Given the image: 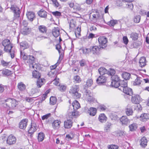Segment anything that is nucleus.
Segmentation results:
<instances>
[{"instance_id":"nucleus-20","label":"nucleus","mask_w":149,"mask_h":149,"mask_svg":"<svg viewBox=\"0 0 149 149\" xmlns=\"http://www.w3.org/2000/svg\"><path fill=\"white\" fill-rule=\"evenodd\" d=\"M61 122L58 120H55L52 123V126L54 129H57L60 127Z\"/></svg>"},{"instance_id":"nucleus-24","label":"nucleus","mask_w":149,"mask_h":149,"mask_svg":"<svg viewBox=\"0 0 149 149\" xmlns=\"http://www.w3.org/2000/svg\"><path fill=\"white\" fill-rule=\"evenodd\" d=\"M98 72L101 76H104L107 74V70L104 68H100L98 70Z\"/></svg>"},{"instance_id":"nucleus-63","label":"nucleus","mask_w":149,"mask_h":149,"mask_svg":"<svg viewBox=\"0 0 149 149\" xmlns=\"http://www.w3.org/2000/svg\"><path fill=\"white\" fill-rule=\"evenodd\" d=\"M74 80L77 83H79L81 81L80 77L78 75L75 76L74 77Z\"/></svg>"},{"instance_id":"nucleus-28","label":"nucleus","mask_w":149,"mask_h":149,"mask_svg":"<svg viewBox=\"0 0 149 149\" xmlns=\"http://www.w3.org/2000/svg\"><path fill=\"white\" fill-rule=\"evenodd\" d=\"M147 143V140L145 137L142 138L140 140V145L142 147H145L146 146Z\"/></svg>"},{"instance_id":"nucleus-37","label":"nucleus","mask_w":149,"mask_h":149,"mask_svg":"<svg viewBox=\"0 0 149 149\" xmlns=\"http://www.w3.org/2000/svg\"><path fill=\"white\" fill-rule=\"evenodd\" d=\"M0 71H1L2 74L5 76H9L11 74V71L7 69H5Z\"/></svg>"},{"instance_id":"nucleus-41","label":"nucleus","mask_w":149,"mask_h":149,"mask_svg":"<svg viewBox=\"0 0 149 149\" xmlns=\"http://www.w3.org/2000/svg\"><path fill=\"white\" fill-rule=\"evenodd\" d=\"M138 34L136 33H132L130 34V37L132 40H135L137 39L138 38Z\"/></svg>"},{"instance_id":"nucleus-47","label":"nucleus","mask_w":149,"mask_h":149,"mask_svg":"<svg viewBox=\"0 0 149 149\" xmlns=\"http://www.w3.org/2000/svg\"><path fill=\"white\" fill-rule=\"evenodd\" d=\"M115 73V71L113 69H110L108 70H107V75L111 76L114 75Z\"/></svg>"},{"instance_id":"nucleus-42","label":"nucleus","mask_w":149,"mask_h":149,"mask_svg":"<svg viewBox=\"0 0 149 149\" xmlns=\"http://www.w3.org/2000/svg\"><path fill=\"white\" fill-rule=\"evenodd\" d=\"M70 27L71 29L75 27L76 26V22L73 19H71L69 22Z\"/></svg>"},{"instance_id":"nucleus-44","label":"nucleus","mask_w":149,"mask_h":149,"mask_svg":"<svg viewBox=\"0 0 149 149\" xmlns=\"http://www.w3.org/2000/svg\"><path fill=\"white\" fill-rule=\"evenodd\" d=\"M48 75L51 78L56 77V71L55 70H51L49 72Z\"/></svg>"},{"instance_id":"nucleus-5","label":"nucleus","mask_w":149,"mask_h":149,"mask_svg":"<svg viewBox=\"0 0 149 149\" xmlns=\"http://www.w3.org/2000/svg\"><path fill=\"white\" fill-rule=\"evenodd\" d=\"M2 45L4 47V51L6 52H9L13 47L10 41L8 39H5L2 42Z\"/></svg>"},{"instance_id":"nucleus-19","label":"nucleus","mask_w":149,"mask_h":149,"mask_svg":"<svg viewBox=\"0 0 149 149\" xmlns=\"http://www.w3.org/2000/svg\"><path fill=\"white\" fill-rule=\"evenodd\" d=\"M87 113L91 116H94L96 113V109L94 108L91 107L88 109Z\"/></svg>"},{"instance_id":"nucleus-64","label":"nucleus","mask_w":149,"mask_h":149,"mask_svg":"<svg viewBox=\"0 0 149 149\" xmlns=\"http://www.w3.org/2000/svg\"><path fill=\"white\" fill-rule=\"evenodd\" d=\"M52 14L53 15L56 17H59L61 15V12L58 11L53 12H52Z\"/></svg>"},{"instance_id":"nucleus-32","label":"nucleus","mask_w":149,"mask_h":149,"mask_svg":"<svg viewBox=\"0 0 149 149\" xmlns=\"http://www.w3.org/2000/svg\"><path fill=\"white\" fill-rule=\"evenodd\" d=\"M17 87L21 91L24 90L26 88L25 85L22 82H20L18 84Z\"/></svg>"},{"instance_id":"nucleus-7","label":"nucleus","mask_w":149,"mask_h":149,"mask_svg":"<svg viewBox=\"0 0 149 149\" xmlns=\"http://www.w3.org/2000/svg\"><path fill=\"white\" fill-rule=\"evenodd\" d=\"M99 44V47L101 48H104L107 46V39L106 37L102 36L100 37L98 39Z\"/></svg>"},{"instance_id":"nucleus-30","label":"nucleus","mask_w":149,"mask_h":149,"mask_svg":"<svg viewBox=\"0 0 149 149\" xmlns=\"http://www.w3.org/2000/svg\"><path fill=\"white\" fill-rule=\"evenodd\" d=\"M38 15L41 17L46 18L47 16V13L44 10L41 9L38 13Z\"/></svg>"},{"instance_id":"nucleus-58","label":"nucleus","mask_w":149,"mask_h":149,"mask_svg":"<svg viewBox=\"0 0 149 149\" xmlns=\"http://www.w3.org/2000/svg\"><path fill=\"white\" fill-rule=\"evenodd\" d=\"M108 148L109 149H118V147L115 145H109L108 146Z\"/></svg>"},{"instance_id":"nucleus-10","label":"nucleus","mask_w":149,"mask_h":149,"mask_svg":"<svg viewBox=\"0 0 149 149\" xmlns=\"http://www.w3.org/2000/svg\"><path fill=\"white\" fill-rule=\"evenodd\" d=\"M86 100L90 102H93L95 100V98L94 97L90 91L86 90Z\"/></svg>"},{"instance_id":"nucleus-33","label":"nucleus","mask_w":149,"mask_h":149,"mask_svg":"<svg viewBox=\"0 0 149 149\" xmlns=\"http://www.w3.org/2000/svg\"><path fill=\"white\" fill-rule=\"evenodd\" d=\"M39 31L43 33H45L47 30V27L44 25H40L38 27Z\"/></svg>"},{"instance_id":"nucleus-2","label":"nucleus","mask_w":149,"mask_h":149,"mask_svg":"<svg viewBox=\"0 0 149 149\" xmlns=\"http://www.w3.org/2000/svg\"><path fill=\"white\" fill-rule=\"evenodd\" d=\"M20 56L29 65L30 67L31 66L33 69H34L37 68V65L34 62L35 59L34 56L31 55L27 56L25 53L22 51H21Z\"/></svg>"},{"instance_id":"nucleus-9","label":"nucleus","mask_w":149,"mask_h":149,"mask_svg":"<svg viewBox=\"0 0 149 149\" xmlns=\"http://www.w3.org/2000/svg\"><path fill=\"white\" fill-rule=\"evenodd\" d=\"M131 95H132L131 98L132 102L135 104H139L141 101L140 96L137 94H133Z\"/></svg>"},{"instance_id":"nucleus-57","label":"nucleus","mask_w":149,"mask_h":149,"mask_svg":"<svg viewBox=\"0 0 149 149\" xmlns=\"http://www.w3.org/2000/svg\"><path fill=\"white\" fill-rule=\"evenodd\" d=\"M59 79L57 78L56 77H55V78L52 81V82H53V84L55 85H58L59 84Z\"/></svg>"},{"instance_id":"nucleus-14","label":"nucleus","mask_w":149,"mask_h":149,"mask_svg":"<svg viewBox=\"0 0 149 149\" xmlns=\"http://www.w3.org/2000/svg\"><path fill=\"white\" fill-rule=\"evenodd\" d=\"M28 120L25 119L22 120L19 122V127L21 129H25L27 125Z\"/></svg>"},{"instance_id":"nucleus-4","label":"nucleus","mask_w":149,"mask_h":149,"mask_svg":"<svg viewBox=\"0 0 149 149\" xmlns=\"http://www.w3.org/2000/svg\"><path fill=\"white\" fill-rule=\"evenodd\" d=\"M118 89L127 95H131L132 94V89L128 87L127 82L124 81L120 82Z\"/></svg>"},{"instance_id":"nucleus-56","label":"nucleus","mask_w":149,"mask_h":149,"mask_svg":"<svg viewBox=\"0 0 149 149\" xmlns=\"http://www.w3.org/2000/svg\"><path fill=\"white\" fill-rule=\"evenodd\" d=\"M141 19V17L139 15L136 16L134 19V22L135 23H139V22Z\"/></svg>"},{"instance_id":"nucleus-27","label":"nucleus","mask_w":149,"mask_h":149,"mask_svg":"<svg viewBox=\"0 0 149 149\" xmlns=\"http://www.w3.org/2000/svg\"><path fill=\"white\" fill-rule=\"evenodd\" d=\"M120 120L122 124L125 125H127L129 121V120L127 116H124L120 118Z\"/></svg>"},{"instance_id":"nucleus-39","label":"nucleus","mask_w":149,"mask_h":149,"mask_svg":"<svg viewBox=\"0 0 149 149\" xmlns=\"http://www.w3.org/2000/svg\"><path fill=\"white\" fill-rule=\"evenodd\" d=\"M137 125L134 123L129 126L130 130L132 131L135 130L137 129Z\"/></svg>"},{"instance_id":"nucleus-40","label":"nucleus","mask_w":149,"mask_h":149,"mask_svg":"<svg viewBox=\"0 0 149 149\" xmlns=\"http://www.w3.org/2000/svg\"><path fill=\"white\" fill-rule=\"evenodd\" d=\"M120 81H111V85L112 87L115 88H119V85L120 84Z\"/></svg>"},{"instance_id":"nucleus-38","label":"nucleus","mask_w":149,"mask_h":149,"mask_svg":"<svg viewBox=\"0 0 149 149\" xmlns=\"http://www.w3.org/2000/svg\"><path fill=\"white\" fill-rule=\"evenodd\" d=\"M130 74L126 72H123L122 74V76L123 78L125 80V81L127 79H129L130 77Z\"/></svg>"},{"instance_id":"nucleus-59","label":"nucleus","mask_w":149,"mask_h":149,"mask_svg":"<svg viewBox=\"0 0 149 149\" xmlns=\"http://www.w3.org/2000/svg\"><path fill=\"white\" fill-rule=\"evenodd\" d=\"M111 124L110 123H107L105 125L104 128V130L107 132L109 130Z\"/></svg>"},{"instance_id":"nucleus-12","label":"nucleus","mask_w":149,"mask_h":149,"mask_svg":"<svg viewBox=\"0 0 149 149\" xmlns=\"http://www.w3.org/2000/svg\"><path fill=\"white\" fill-rule=\"evenodd\" d=\"M107 80L106 75L100 76L96 80L97 84L99 85L105 83Z\"/></svg>"},{"instance_id":"nucleus-25","label":"nucleus","mask_w":149,"mask_h":149,"mask_svg":"<svg viewBox=\"0 0 149 149\" xmlns=\"http://www.w3.org/2000/svg\"><path fill=\"white\" fill-rule=\"evenodd\" d=\"M21 32L22 34L26 35L29 34L30 31V29L28 27H21Z\"/></svg>"},{"instance_id":"nucleus-18","label":"nucleus","mask_w":149,"mask_h":149,"mask_svg":"<svg viewBox=\"0 0 149 149\" xmlns=\"http://www.w3.org/2000/svg\"><path fill=\"white\" fill-rule=\"evenodd\" d=\"M101 48L100 47L97 46H93L92 47H91L90 49H91V52L94 54H97L99 52Z\"/></svg>"},{"instance_id":"nucleus-15","label":"nucleus","mask_w":149,"mask_h":149,"mask_svg":"<svg viewBox=\"0 0 149 149\" xmlns=\"http://www.w3.org/2000/svg\"><path fill=\"white\" fill-rule=\"evenodd\" d=\"M37 125L36 123H31V125L28 130L29 133L32 134L36 130Z\"/></svg>"},{"instance_id":"nucleus-23","label":"nucleus","mask_w":149,"mask_h":149,"mask_svg":"<svg viewBox=\"0 0 149 149\" xmlns=\"http://www.w3.org/2000/svg\"><path fill=\"white\" fill-rule=\"evenodd\" d=\"M141 120L143 122H146L149 119V115L146 113L142 114L140 116Z\"/></svg>"},{"instance_id":"nucleus-60","label":"nucleus","mask_w":149,"mask_h":149,"mask_svg":"<svg viewBox=\"0 0 149 149\" xmlns=\"http://www.w3.org/2000/svg\"><path fill=\"white\" fill-rule=\"evenodd\" d=\"M28 23L26 21L23 20L22 23L21 24V27H27Z\"/></svg>"},{"instance_id":"nucleus-1","label":"nucleus","mask_w":149,"mask_h":149,"mask_svg":"<svg viewBox=\"0 0 149 149\" xmlns=\"http://www.w3.org/2000/svg\"><path fill=\"white\" fill-rule=\"evenodd\" d=\"M74 110L71 111L69 109L68 111L67 116V120L64 123V126L65 128H70L72 126V119L73 118H76L78 116L77 112H73Z\"/></svg>"},{"instance_id":"nucleus-34","label":"nucleus","mask_w":149,"mask_h":149,"mask_svg":"<svg viewBox=\"0 0 149 149\" xmlns=\"http://www.w3.org/2000/svg\"><path fill=\"white\" fill-rule=\"evenodd\" d=\"M48 93V92L47 91L45 93V94H43L41 96L39 97L38 99L40 100L38 101V104L40 105V104L41 103L42 101L44 100L46 98L47 95Z\"/></svg>"},{"instance_id":"nucleus-6","label":"nucleus","mask_w":149,"mask_h":149,"mask_svg":"<svg viewBox=\"0 0 149 149\" xmlns=\"http://www.w3.org/2000/svg\"><path fill=\"white\" fill-rule=\"evenodd\" d=\"M10 9L14 13L13 19L14 20H19L20 14L19 8L16 6L13 5L10 8Z\"/></svg>"},{"instance_id":"nucleus-13","label":"nucleus","mask_w":149,"mask_h":149,"mask_svg":"<svg viewBox=\"0 0 149 149\" xmlns=\"http://www.w3.org/2000/svg\"><path fill=\"white\" fill-rule=\"evenodd\" d=\"M45 82V79L44 78H41L40 74L38 72V87H41Z\"/></svg>"},{"instance_id":"nucleus-52","label":"nucleus","mask_w":149,"mask_h":149,"mask_svg":"<svg viewBox=\"0 0 149 149\" xmlns=\"http://www.w3.org/2000/svg\"><path fill=\"white\" fill-rule=\"evenodd\" d=\"M93 84V80L91 79H88L86 81V86L87 87L91 86Z\"/></svg>"},{"instance_id":"nucleus-31","label":"nucleus","mask_w":149,"mask_h":149,"mask_svg":"<svg viewBox=\"0 0 149 149\" xmlns=\"http://www.w3.org/2000/svg\"><path fill=\"white\" fill-rule=\"evenodd\" d=\"M98 119L100 122L103 123L106 121L107 118L104 114L102 113L100 115Z\"/></svg>"},{"instance_id":"nucleus-36","label":"nucleus","mask_w":149,"mask_h":149,"mask_svg":"<svg viewBox=\"0 0 149 149\" xmlns=\"http://www.w3.org/2000/svg\"><path fill=\"white\" fill-rule=\"evenodd\" d=\"M125 3L126 5L127 8L130 9V10H132L133 8V5L132 2L128 1H125Z\"/></svg>"},{"instance_id":"nucleus-55","label":"nucleus","mask_w":149,"mask_h":149,"mask_svg":"<svg viewBox=\"0 0 149 149\" xmlns=\"http://www.w3.org/2000/svg\"><path fill=\"white\" fill-rule=\"evenodd\" d=\"M20 45L21 46L24 48H26L29 47L28 43L25 42L21 43Z\"/></svg>"},{"instance_id":"nucleus-53","label":"nucleus","mask_w":149,"mask_h":149,"mask_svg":"<svg viewBox=\"0 0 149 149\" xmlns=\"http://www.w3.org/2000/svg\"><path fill=\"white\" fill-rule=\"evenodd\" d=\"M72 95L74 98H79L81 97V94L78 92V91L74 93Z\"/></svg>"},{"instance_id":"nucleus-17","label":"nucleus","mask_w":149,"mask_h":149,"mask_svg":"<svg viewBox=\"0 0 149 149\" xmlns=\"http://www.w3.org/2000/svg\"><path fill=\"white\" fill-rule=\"evenodd\" d=\"M52 34L53 36L56 38L60 35V30L58 28H54L52 30Z\"/></svg>"},{"instance_id":"nucleus-16","label":"nucleus","mask_w":149,"mask_h":149,"mask_svg":"<svg viewBox=\"0 0 149 149\" xmlns=\"http://www.w3.org/2000/svg\"><path fill=\"white\" fill-rule=\"evenodd\" d=\"M143 84V78L141 77H138L134 81L133 84L134 85H139L141 84Z\"/></svg>"},{"instance_id":"nucleus-50","label":"nucleus","mask_w":149,"mask_h":149,"mask_svg":"<svg viewBox=\"0 0 149 149\" xmlns=\"http://www.w3.org/2000/svg\"><path fill=\"white\" fill-rule=\"evenodd\" d=\"M58 89L61 92L65 91L66 89V86L64 85H59L58 87Z\"/></svg>"},{"instance_id":"nucleus-45","label":"nucleus","mask_w":149,"mask_h":149,"mask_svg":"<svg viewBox=\"0 0 149 149\" xmlns=\"http://www.w3.org/2000/svg\"><path fill=\"white\" fill-rule=\"evenodd\" d=\"M56 102V98L55 97H51L50 98V103L51 104L54 105Z\"/></svg>"},{"instance_id":"nucleus-29","label":"nucleus","mask_w":149,"mask_h":149,"mask_svg":"<svg viewBox=\"0 0 149 149\" xmlns=\"http://www.w3.org/2000/svg\"><path fill=\"white\" fill-rule=\"evenodd\" d=\"M146 59L145 57H141L139 61L140 66L142 68L144 67L146 65Z\"/></svg>"},{"instance_id":"nucleus-62","label":"nucleus","mask_w":149,"mask_h":149,"mask_svg":"<svg viewBox=\"0 0 149 149\" xmlns=\"http://www.w3.org/2000/svg\"><path fill=\"white\" fill-rule=\"evenodd\" d=\"M1 65L4 67L8 65L9 62H6L3 60L1 61Z\"/></svg>"},{"instance_id":"nucleus-54","label":"nucleus","mask_w":149,"mask_h":149,"mask_svg":"<svg viewBox=\"0 0 149 149\" xmlns=\"http://www.w3.org/2000/svg\"><path fill=\"white\" fill-rule=\"evenodd\" d=\"M126 1H116V3L117 6H122L123 3H125Z\"/></svg>"},{"instance_id":"nucleus-22","label":"nucleus","mask_w":149,"mask_h":149,"mask_svg":"<svg viewBox=\"0 0 149 149\" xmlns=\"http://www.w3.org/2000/svg\"><path fill=\"white\" fill-rule=\"evenodd\" d=\"M81 52H82L83 54H89L91 52V49L89 48H87L86 47H82L79 49Z\"/></svg>"},{"instance_id":"nucleus-51","label":"nucleus","mask_w":149,"mask_h":149,"mask_svg":"<svg viewBox=\"0 0 149 149\" xmlns=\"http://www.w3.org/2000/svg\"><path fill=\"white\" fill-rule=\"evenodd\" d=\"M53 6L56 8L60 7L61 5L57 1H52Z\"/></svg>"},{"instance_id":"nucleus-43","label":"nucleus","mask_w":149,"mask_h":149,"mask_svg":"<svg viewBox=\"0 0 149 149\" xmlns=\"http://www.w3.org/2000/svg\"><path fill=\"white\" fill-rule=\"evenodd\" d=\"M125 112L127 115L129 116L132 115L133 111L132 108L130 107L126 109Z\"/></svg>"},{"instance_id":"nucleus-35","label":"nucleus","mask_w":149,"mask_h":149,"mask_svg":"<svg viewBox=\"0 0 149 149\" xmlns=\"http://www.w3.org/2000/svg\"><path fill=\"white\" fill-rule=\"evenodd\" d=\"M44 134L42 132H40L38 134V141L39 142L42 141L44 139Z\"/></svg>"},{"instance_id":"nucleus-61","label":"nucleus","mask_w":149,"mask_h":149,"mask_svg":"<svg viewBox=\"0 0 149 149\" xmlns=\"http://www.w3.org/2000/svg\"><path fill=\"white\" fill-rule=\"evenodd\" d=\"M34 70L32 72V76L34 78H37V69H33Z\"/></svg>"},{"instance_id":"nucleus-48","label":"nucleus","mask_w":149,"mask_h":149,"mask_svg":"<svg viewBox=\"0 0 149 149\" xmlns=\"http://www.w3.org/2000/svg\"><path fill=\"white\" fill-rule=\"evenodd\" d=\"M111 79L112 81H120V78L117 75H112L111 77Z\"/></svg>"},{"instance_id":"nucleus-49","label":"nucleus","mask_w":149,"mask_h":149,"mask_svg":"<svg viewBox=\"0 0 149 149\" xmlns=\"http://www.w3.org/2000/svg\"><path fill=\"white\" fill-rule=\"evenodd\" d=\"M117 23V21L116 20H111L108 22L107 24L110 26H113Z\"/></svg>"},{"instance_id":"nucleus-21","label":"nucleus","mask_w":149,"mask_h":149,"mask_svg":"<svg viewBox=\"0 0 149 149\" xmlns=\"http://www.w3.org/2000/svg\"><path fill=\"white\" fill-rule=\"evenodd\" d=\"M79 90V86L76 85L73 86L69 91V92L72 95L74 93L78 91Z\"/></svg>"},{"instance_id":"nucleus-3","label":"nucleus","mask_w":149,"mask_h":149,"mask_svg":"<svg viewBox=\"0 0 149 149\" xmlns=\"http://www.w3.org/2000/svg\"><path fill=\"white\" fill-rule=\"evenodd\" d=\"M18 104V102L15 100L8 98L5 100L3 106L9 110H14Z\"/></svg>"},{"instance_id":"nucleus-46","label":"nucleus","mask_w":149,"mask_h":149,"mask_svg":"<svg viewBox=\"0 0 149 149\" xmlns=\"http://www.w3.org/2000/svg\"><path fill=\"white\" fill-rule=\"evenodd\" d=\"M81 28H80L77 27L75 31V35L77 37H79L80 36Z\"/></svg>"},{"instance_id":"nucleus-11","label":"nucleus","mask_w":149,"mask_h":149,"mask_svg":"<svg viewBox=\"0 0 149 149\" xmlns=\"http://www.w3.org/2000/svg\"><path fill=\"white\" fill-rule=\"evenodd\" d=\"M80 107V105L78 102L77 101L75 100L74 102V103H72V105L71 106V108H72L71 109H69L71 111V110L73 111L74 110L73 112H77L78 113H78L77 111H75V110H76ZM79 114H78V115Z\"/></svg>"},{"instance_id":"nucleus-8","label":"nucleus","mask_w":149,"mask_h":149,"mask_svg":"<svg viewBox=\"0 0 149 149\" xmlns=\"http://www.w3.org/2000/svg\"><path fill=\"white\" fill-rule=\"evenodd\" d=\"M16 141V137L13 135L11 134L9 135L6 141V143L9 145H11L15 144Z\"/></svg>"},{"instance_id":"nucleus-26","label":"nucleus","mask_w":149,"mask_h":149,"mask_svg":"<svg viewBox=\"0 0 149 149\" xmlns=\"http://www.w3.org/2000/svg\"><path fill=\"white\" fill-rule=\"evenodd\" d=\"M26 16L28 19L30 21H32L35 18L34 14L32 12H28L26 13Z\"/></svg>"}]
</instances>
